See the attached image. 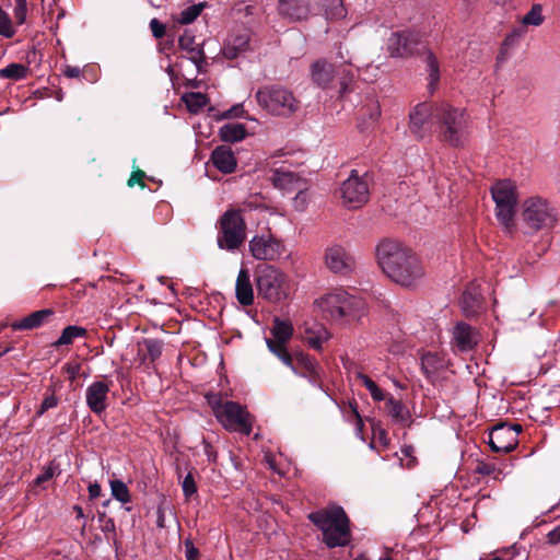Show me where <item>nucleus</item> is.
<instances>
[{
  "mask_svg": "<svg viewBox=\"0 0 560 560\" xmlns=\"http://www.w3.org/2000/svg\"><path fill=\"white\" fill-rule=\"evenodd\" d=\"M376 259L382 271L402 288H417L425 277L420 257L410 247L397 241L380 242L376 246Z\"/></svg>",
  "mask_w": 560,
  "mask_h": 560,
  "instance_id": "1",
  "label": "nucleus"
},
{
  "mask_svg": "<svg viewBox=\"0 0 560 560\" xmlns=\"http://www.w3.org/2000/svg\"><path fill=\"white\" fill-rule=\"evenodd\" d=\"M308 520L322 532L323 541L328 548L343 547L350 542L349 518L342 508L331 505L320 509L311 513Z\"/></svg>",
  "mask_w": 560,
  "mask_h": 560,
  "instance_id": "2",
  "label": "nucleus"
},
{
  "mask_svg": "<svg viewBox=\"0 0 560 560\" xmlns=\"http://www.w3.org/2000/svg\"><path fill=\"white\" fill-rule=\"evenodd\" d=\"M469 117L464 108L447 102L435 103V127L441 139L452 147H460L468 136Z\"/></svg>",
  "mask_w": 560,
  "mask_h": 560,
  "instance_id": "3",
  "label": "nucleus"
},
{
  "mask_svg": "<svg viewBox=\"0 0 560 560\" xmlns=\"http://www.w3.org/2000/svg\"><path fill=\"white\" fill-rule=\"evenodd\" d=\"M317 307L331 319L360 320L366 313L365 302L349 294L342 289H336L316 300Z\"/></svg>",
  "mask_w": 560,
  "mask_h": 560,
  "instance_id": "4",
  "label": "nucleus"
},
{
  "mask_svg": "<svg viewBox=\"0 0 560 560\" xmlns=\"http://www.w3.org/2000/svg\"><path fill=\"white\" fill-rule=\"evenodd\" d=\"M206 399L217 420L231 432L249 435L253 419L245 407L235 401L223 400L218 394H207Z\"/></svg>",
  "mask_w": 560,
  "mask_h": 560,
  "instance_id": "5",
  "label": "nucleus"
},
{
  "mask_svg": "<svg viewBox=\"0 0 560 560\" xmlns=\"http://www.w3.org/2000/svg\"><path fill=\"white\" fill-rule=\"evenodd\" d=\"M255 283L258 296L269 303H280L290 294L287 273L273 265H259L255 270Z\"/></svg>",
  "mask_w": 560,
  "mask_h": 560,
  "instance_id": "6",
  "label": "nucleus"
},
{
  "mask_svg": "<svg viewBox=\"0 0 560 560\" xmlns=\"http://www.w3.org/2000/svg\"><path fill=\"white\" fill-rule=\"evenodd\" d=\"M521 220L530 233L552 229L558 221V212L548 199L529 196L521 205Z\"/></svg>",
  "mask_w": 560,
  "mask_h": 560,
  "instance_id": "7",
  "label": "nucleus"
},
{
  "mask_svg": "<svg viewBox=\"0 0 560 560\" xmlns=\"http://www.w3.org/2000/svg\"><path fill=\"white\" fill-rule=\"evenodd\" d=\"M255 97L258 105L272 116L290 117L300 108L294 93L278 84L260 88Z\"/></svg>",
  "mask_w": 560,
  "mask_h": 560,
  "instance_id": "8",
  "label": "nucleus"
},
{
  "mask_svg": "<svg viewBox=\"0 0 560 560\" xmlns=\"http://www.w3.org/2000/svg\"><path fill=\"white\" fill-rule=\"evenodd\" d=\"M246 240V223L241 210L225 211L219 221L218 246L221 249L233 252Z\"/></svg>",
  "mask_w": 560,
  "mask_h": 560,
  "instance_id": "9",
  "label": "nucleus"
},
{
  "mask_svg": "<svg viewBox=\"0 0 560 560\" xmlns=\"http://www.w3.org/2000/svg\"><path fill=\"white\" fill-rule=\"evenodd\" d=\"M491 196L495 203L497 220L506 231H512L518 197L516 186L511 180H499L492 185Z\"/></svg>",
  "mask_w": 560,
  "mask_h": 560,
  "instance_id": "10",
  "label": "nucleus"
},
{
  "mask_svg": "<svg viewBox=\"0 0 560 560\" xmlns=\"http://www.w3.org/2000/svg\"><path fill=\"white\" fill-rule=\"evenodd\" d=\"M293 325L290 320L280 319L275 317L270 328V338H266V345L270 352L278 357L283 364L296 372L293 366V358L288 352L287 343L293 336Z\"/></svg>",
  "mask_w": 560,
  "mask_h": 560,
  "instance_id": "11",
  "label": "nucleus"
},
{
  "mask_svg": "<svg viewBox=\"0 0 560 560\" xmlns=\"http://www.w3.org/2000/svg\"><path fill=\"white\" fill-rule=\"evenodd\" d=\"M339 196L343 206L349 209H358L369 200L370 191L366 180L352 171L350 176L341 184Z\"/></svg>",
  "mask_w": 560,
  "mask_h": 560,
  "instance_id": "12",
  "label": "nucleus"
},
{
  "mask_svg": "<svg viewBox=\"0 0 560 560\" xmlns=\"http://www.w3.org/2000/svg\"><path fill=\"white\" fill-rule=\"evenodd\" d=\"M252 256L257 260L275 261L287 252L284 243L272 234L254 236L248 243Z\"/></svg>",
  "mask_w": 560,
  "mask_h": 560,
  "instance_id": "13",
  "label": "nucleus"
},
{
  "mask_svg": "<svg viewBox=\"0 0 560 560\" xmlns=\"http://www.w3.org/2000/svg\"><path fill=\"white\" fill-rule=\"evenodd\" d=\"M435 126V103L423 102L409 114V130L417 139H423Z\"/></svg>",
  "mask_w": 560,
  "mask_h": 560,
  "instance_id": "14",
  "label": "nucleus"
},
{
  "mask_svg": "<svg viewBox=\"0 0 560 560\" xmlns=\"http://www.w3.org/2000/svg\"><path fill=\"white\" fill-rule=\"evenodd\" d=\"M324 264L329 271L340 276H349L355 269L353 256L338 244L330 245L325 249Z\"/></svg>",
  "mask_w": 560,
  "mask_h": 560,
  "instance_id": "15",
  "label": "nucleus"
},
{
  "mask_svg": "<svg viewBox=\"0 0 560 560\" xmlns=\"http://www.w3.org/2000/svg\"><path fill=\"white\" fill-rule=\"evenodd\" d=\"M422 35L418 32L393 33L387 40L392 57H408L419 51Z\"/></svg>",
  "mask_w": 560,
  "mask_h": 560,
  "instance_id": "16",
  "label": "nucleus"
},
{
  "mask_svg": "<svg viewBox=\"0 0 560 560\" xmlns=\"http://www.w3.org/2000/svg\"><path fill=\"white\" fill-rule=\"evenodd\" d=\"M517 427L501 424L492 429L489 434V445L494 452L508 453L517 445Z\"/></svg>",
  "mask_w": 560,
  "mask_h": 560,
  "instance_id": "17",
  "label": "nucleus"
},
{
  "mask_svg": "<svg viewBox=\"0 0 560 560\" xmlns=\"http://www.w3.org/2000/svg\"><path fill=\"white\" fill-rule=\"evenodd\" d=\"M252 32L248 28L233 31L226 38L222 54L228 59H235L252 48Z\"/></svg>",
  "mask_w": 560,
  "mask_h": 560,
  "instance_id": "18",
  "label": "nucleus"
},
{
  "mask_svg": "<svg viewBox=\"0 0 560 560\" xmlns=\"http://www.w3.org/2000/svg\"><path fill=\"white\" fill-rule=\"evenodd\" d=\"M268 178L276 188L285 191H294L295 188L305 186L303 178L290 171L287 166L271 168Z\"/></svg>",
  "mask_w": 560,
  "mask_h": 560,
  "instance_id": "19",
  "label": "nucleus"
},
{
  "mask_svg": "<svg viewBox=\"0 0 560 560\" xmlns=\"http://www.w3.org/2000/svg\"><path fill=\"white\" fill-rule=\"evenodd\" d=\"M109 385L103 381L93 382L85 390V400L92 412L100 415L107 408Z\"/></svg>",
  "mask_w": 560,
  "mask_h": 560,
  "instance_id": "20",
  "label": "nucleus"
},
{
  "mask_svg": "<svg viewBox=\"0 0 560 560\" xmlns=\"http://www.w3.org/2000/svg\"><path fill=\"white\" fill-rule=\"evenodd\" d=\"M452 341L458 351H470L478 343V334L471 326L460 322L453 329Z\"/></svg>",
  "mask_w": 560,
  "mask_h": 560,
  "instance_id": "21",
  "label": "nucleus"
},
{
  "mask_svg": "<svg viewBox=\"0 0 560 560\" xmlns=\"http://www.w3.org/2000/svg\"><path fill=\"white\" fill-rule=\"evenodd\" d=\"M279 13L292 21L307 19L311 14V0H279Z\"/></svg>",
  "mask_w": 560,
  "mask_h": 560,
  "instance_id": "22",
  "label": "nucleus"
},
{
  "mask_svg": "<svg viewBox=\"0 0 560 560\" xmlns=\"http://www.w3.org/2000/svg\"><path fill=\"white\" fill-rule=\"evenodd\" d=\"M330 337V332L323 324L313 322L304 325L303 340L314 350H322Z\"/></svg>",
  "mask_w": 560,
  "mask_h": 560,
  "instance_id": "23",
  "label": "nucleus"
},
{
  "mask_svg": "<svg viewBox=\"0 0 560 560\" xmlns=\"http://www.w3.org/2000/svg\"><path fill=\"white\" fill-rule=\"evenodd\" d=\"M217 170L224 174H231L236 170L237 160L233 150L226 145L217 147L210 158Z\"/></svg>",
  "mask_w": 560,
  "mask_h": 560,
  "instance_id": "24",
  "label": "nucleus"
},
{
  "mask_svg": "<svg viewBox=\"0 0 560 560\" xmlns=\"http://www.w3.org/2000/svg\"><path fill=\"white\" fill-rule=\"evenodd\" d=\"M182 50L186 51L187 58L200 71L206 61L205 52L200 43H196L195 36L189 33H184L178 40Z\"/></svg>",
  "mask_w": 560,
  "mask_h": 560,
  "instance_id": "25",
  "label": "nucleus"
},
{
  "mask_svg": "<svg viewBox=\"0 0 560 560\" xmlns=\"http://www.w3.org/2000/svg\"><path fill=\"white\" fill-rule=\"evenodd\" d=\"M163 343L158 339L145 338L138 343L136 362L140 365L153 363L162 354Z\"/></svg>",
  "mask_w": 560,
  "mask_h": 560,
  "instance_id": "26",
  "label": "nucleus"
},
{
  "mask_svg": "<svg viewBox=\"0 0 560 560\" xmlns=\"http://www.w3.org/2000/svg\"><path fill=\"white\" fill-rule=\"evenodd\" d=\"M235 295L238 303L243 306H249L254 303V289L249 271L247 269L242 268L238 271L235 284Z\"/></svg>",
  "mask_w": 560,
  "mask_h": 560,
  "instance_id": "27",
  "label": "nucleus"
},
{
  "mask_svg": "<svg viewBox=\"0 0 560 560\" xmlns=\"http://www.w3.org/2000/svg\"><path fill=\"white\" fill-rule=\"evenodd\" d=\"M311 77L315 84L325 89L335 77V66L324 59L317 60L311 67Z\"/></svg>",
  "mask_w": 560,
  "mask_h": 560,
  "instance_id": "28",
  "label": "nucleus"
},
{
  "mask_svg": "<svg viewBox=\"0 0 560 560\" xmlns=\"http://www.w3.org/2000/svg\"><path fill=\"white\" fill-rule=\"evenodd\" d=\"M293 366L295 368L298 375L310 377L311 382L316 383L319 377V370L317 363L308 355L299 353L293 360Z\"/></svg>",
  "mask_w": 560,
  "mask_h": 560,
  "instance_id": "29",
  "label": "nucleus"
},
{
  "mask_svg": "<svg viewBox=\"0 0 560 560\" xmlns=\"http://www.w3.org/2000/svg\"><path fill=\"white\" fill-rule=\"evenodd\" d=\"M462 308L467 316L475 315L481 308V293L479 287L471 284L463 293Z\"/></svg>",
  "mask_w": 560,
  "mask_h": 560,
  "instance_id": "30",
  "label": "nucleus"
},
{
  "mask_svg": "<svg viewBox=\"0 0 560 560\" xmlns=\"http://www.w3.org/2000/svg\"><path fill=\"white\" fill-rule=\"evenodd\" d=\"M52 315L51 310L36 311L22 320L14 322L11 326L14 330L34 329L43 325Z\"/></svg>",
  "mask_w": 560,
  "mask_h": 560,
  "instance_id": "31",
  "label": "nucleus"
},
{
  "mask_svg": "<svg viewBox=\"0 0 560 560\" xmlns=\"http://www.w3.org/2000/svg\"><path fill=\"white\" fill-rule=\"evenodd\" d=\"M246 127L240 122H229L219 129V137L224 142H238L246 138Z\"/></svg>",
  "mask_w": 560,
  "mask_h": 560,
  "instance_id": "32",
  "label": "nucleus"
},
{
  "mask_svg": "<svg viewBox=\"0 0 560 560\" xmlns=\"http://www.w3.org/2000/svg\"><path fill=\"white\" fill-rule=\"evenodd\" d=\"M428 71V90L433 93L440 81V66L435 55L431 50H427L424 58Z\"/></svg>",
  "mask_w": 560,
  "mask_h": 560,
  "instance_id": "33",
  "label": "nucleus"
},
{
  "mask_svg": "<svg viewBox=\"0 0 560 560\" xmlns=\"http://www.w3.org/2000/svg\"><path fill=\"white\" fill-rule=\"evenodd\" d=\"M386 409L392 419L396 422H406L409 419V411L401 401L390 397L386 401Z\"/></svg>",
  "mask_w": 560,
  "mask_h": 560,
  "instance_id": "34",
  "label": "nucleus"
},
{
  "mask_svg": "<svg viewBox=\"0 0 560 560\" xmlns=\"http://www.w3.org/2000/svg\"><path fill=\"white\" fill-rule=\"evenodd\" d=\"M203 8L205 5L202 3L189 5L177 14H174L173 19L182 25L190 24L200 15Z\"/></svg>",
  "mask_w": 560,
  "mask_h": 560,
  "instance_id": "35",
  "label": "nucleus"
},
{
  "mask_svg": "<svg viewBox=\"0 0 560 560\" xmlns=\"http://www.w3.org/2000/svg\"><path fill=\"white\" fill-rule=\"evenodd\" d=\"M27 67L22 63H10L0 69V79L20 81L27 75Z\"/></svg>",
  "mask_w": 560,
  "mask_h": 560,
  "instance_id": "36",
  "label": "nucleus"
},
{
  "mask_svg": "<svg viewBox=\"0 0 560 560\" xmlns=\"http://www.w3.org/2000/svg\"><path fill=\"white\" fill-rule=\"evenodd\" d=\"M86 334V329L79 326H67L58 340L54 343L56 347L70 345L75 338L83 337Z\"/></svg>",
  "mask_w": 560,
  "mask_h": 560,
  "instance_id": "37",
  "label": "nucleus"
},
{
  "mask_svg": "<svg viewBox=\"0 0 560 560\" xmlns=\"http://www.w3.org/2000/svg\"><path fill=\"white\" fill-rule=\"evenodd\" d=\"M545 21L542 7L539 3L534 4L530 10L521 19V22L529 27H538Z\"/></svg>",
  "mask_w": 560,
  "mask_h": 560,
  "instance_id": "38",
  "label": "nucleus"
},
{
  "mask_svg": "<svg viewBox=\"0 0 560 560\" xmlns=\"http://www.w3.org/2000/svg\"><path fill=\"white\" fill-rule=\"evenodd\" d=\"M182 101L186 104L190 113H198L206 104L207 96L202 93H186L182 96Z\"/></svg>",
  "mask_w": 560,
  "mask_h": 560,
  "instance_id": "39",
  "label": "nucleus"
},
{
  "mask_svg": "<svg viewBox=\"0 0 560 560\" xmlns=\"http://www.w3.org/2000/svg\"><path fill=\"white\" fill-rule=\"evenodd\" d=\"M528 27L520 22L518 25L514 26L511 32L505 36L503 46L509 49L516 46L527 34Z\"/></svg>",
  "mask_w": 560,
  "mask_h": 560,
  "instance_id": "40",
  "label": "nucleus"
},
{
  "mask_svg": "<svg viewBox=\"0 0 560 560\" xmlns=\"http://www.w3.org/2000/svg\"><path fill=\"white\" fill-rule=\"evenodd\" d=\"M350 66H353V58L349 56L348 50L343 52L342 47L340 46L336 55V67L338 69H342V73L346 75V78L352 80V78L354 77V71L352 69L345 68Z\"/></svg>",
  "mask_w": 560,
  "mask_h": 560,
  "instance_id": "41",
  "label": "nucleus"
},
{
  "mask_svg": "<svg viewBox=\"0 0 560 560\" xmlns=\"http://www.w3.org/2000/svg\"><path fill=\"white\" fill-rule=\"evenodd\" d=\"M112 495L121 503L130 502V492L126 483L115 479L110 481Z\"/></svg>",
  "mask_w": 560,
  "mask_h": 560,
  "instance_id": "42",
  "label": "nucleus"
},
{
  "mask_svg": "<svg viewBox=\"0 0 560 560\" xmlns=\"http://www.w3.org/2000/svg\"><path fill=\"white\" fill-rule=\"evenodd\" d=\"M326 15L328 19H342L347 12L343 7L342 0H325Z\"/></svg>",
  "mask_w": 560,
  "mask_h": 560,
  "instance_id": "43",
  "label": "nucleus"
},
{
  "mask_svg": "<svg viewBox=\"0 0 560 560\" xmlns=\"http://www.w3.org/2000/svg\"><path fill=\"white\" fill-rule=\"evenodd\" d=\"M357 378L365 386V388L370 392L372 398L376 401H382L385 399L384 393L376 385V383L371 380L368 375L358 373Z\"/></svg>",
  "mask_w": 560,
  "mask_h": 560,
  "instance_id": "44",
  "label": "nucleus"
},
{
  "mask_svg": "<svg viewBox=\"0 0 560 560\" xmlns=\"http://www.w3.org/2000/svg\"><path fill=\"white\" fill-rule=\"evenodd\" d=\"M0 35L10 38L14 35V30L9 15L0 9Z\"/></svg>",
  "mask_w": 560,
  "mask_h": 560,
  "instance_id": "45",
  "label": "nucleus"
},
{
  "mask_svg": "<svg viewBox=\"0 0 560 560\" xmlns=\"http://www.w3.org/2000/svg\"><path fill=\"white\" fill-rule=\"evenodd\" d=\"M371 428H372V434L373 439L377 440L381 444L384 446L388 445V438L386 431L382 428L381 423L376 420H371Z\"/></svg>",
  "mask_w": 560,
  "mask_h": 560,
  "instance_id": "46",
  "label": "nucleus"
},
{
  "mask_svg": "<svg viewBox=\"0 0 560 560\" xmlns=\"http://www.w3.org/2000/svg\"><path fill=\"white\" fill-rule=\"evenodd\" d=\"M14 18L19 24H23L26 20L27 2L26 0H15Z\"/></svg>",
  "mask_w": 560,
  "mask_h": 560,
  "instance_id": "47",
  "label": "nucleus"
},
{
  "mask_svg": "<svg viewBox=\"0 0 560 560\" xmlns=\"http://www.w3.org/2000/svg\"><path fill=\"white\" fill-rule=\"evenodd\" d=\"M182 488L184 495L186 498H190L192 494L197 492V487L191 472H188L184 480L182 481Z\"/></svg>",
  "mask_w": 560,
  "mask_h": 560,
  "instance_id": "48",
  "label": "nucleus"
},
{
  "mask_svg": "<svg viewBox=\"0 0 560 560\" xmlns=\"http://www.w3.org/2000/svg\"><path fill=\"white\" fill-rule=\"evenodd\" d=\"M58 405V398L51 394L44 398L39 410L37 411L38 416H42L44 412H46L48 409H51Z\"/></svg>",
  "mask_w": 560,
  "mask_h": 560,
  "instance_id": "49",
  "label": "nucleus"
},
{
  "mask_svg": "<svg viewBox=\"0 0 560 560\" xmlns=\"http://www.w3.org/2000/svg\"><path fill=\"white\" fill-rule=\"evenodd\" d=\"M245 114L244 107L242 104H236L232 106L230 109L225 110L221 114V118L228 119V118H237L243 117Z\"/></svg>",
  "mask_w": 560,
  "mask_h": 560,
  "instance_id": "50",
  "label": "nucleus"
},
{
  "mask_svg": "<svg viewBox=\"0 0 560 560\" xmlns=\"http://www.w3.org/2000/svg\"><path fill=\"white\" fill-rule=\"evenodd\" d=\"M186 560H198L199 551L194 546L190 539H186L184 542Z\"/></svg>",
  "mask_w": 560,
  "mask_h": 560,
  "instance_id": "51",
  "label": "nucleus"
},
{
  "mask_svg": "<svg viewBox=\"0 0 560 560\" xmlns=\"http://www.w3.org/2000/svg\"><path fill=\"white\" fill-rule=\"evenodd\" d=\"M298 190L296 196L294 197V205L296 209H304L307 199H306V192H305V186L301 188H295Z\"/></svg>",
  "mask_w": 560,
  "mask_h": 560,
  "instance_id": "52",
  "label": "nucleus"
},
{
  "mask_svg": "<svg viewBox=\"0 0 560 560\" xmlns=\"http://www.w3.org/2000/svg\"><path fill=\"white\" fill-rule=\"evenodd\" d=\"M100 522L103 523L102 530L104 533H114L115 532V522L113 518L106 517L105 513L98 515Z\"/></svg>",
  "mask_w": 560,
  "mask_h": 560,
  "instance_id": "53",
  "label": "nucleus"
},
{
  "mask_svg": "<svg viewBox=\"0 0 560 560\" xmlns=\"http://www.w3.org/2000/svg\"><path fill=\"white\" fill-rule=\"evenodd\" d=\"M152 34L156 38H161L165 34V26L160 23L156 19H152L150 22Z\"/></svg>",
  "mask_w": 560,
  "mask_h": 560,
  "instance_id": "54",
  "label": "nucleus"
},
{
  "mask_svg": "<svg viewBox=\"0 0 560 560\" xmlns=\"http://www.w3.org/2000/svg\"><path fill=\"white\" fill-rule=\"evenodd\" d=\"M54 474H55V469H54V467H52V466H50V465H49V466H47V467L44 469V471H43L42 474H39V475L36 477V479H35V483H36V485H42V483H44V482L48 481L49 479H51V478H52Z\"/></svg>",
  "mask_w": 560,
  "mask_h": 560,
  "instance_id": "55",
  "label": "nucleus"
},
{
  "mask_svg": "<svg viewBox=\"0 0 560 560\" xmlns=\"http://www.w3.org/2000/svg\"><path fill=\"white\" fill-rule=\"evenodd\" d=\"M354 415H355V418H357V422H355V434L361 439L363 440V420L362 418L360 417L359 412L354 409L353 410Z\"/></svg>",
  "mask_w": 560,
  "mask_h": 560,
  "instance_id": "56",
  "label": "nucleus"
},
{
  "mask_svg": "<svg viewBox=\"0 0 560 560\" xmlns=\"http://www.w3.org/2000/svg\"><path fill=\"white\" fill-rule=\"evenodd\" d=\"M548 540L551 544L560 542V524L557 527H555L551 532H549Z\"/></svg>",
  "mask_w": 560,
  "mask_h": 560,
  "instance_id": "57",
  "label": "nucleus"
},
{
  "mask_svg": "<svg viewBox=\"0 0 560 560\" xmlns=\"http://www.w3.org/2000/svg\"><path fill=\"white\" fill-rule=\"evenodd\" d=\"M89 495L91 499H96L101 495V486L97 482L89 486Z\"/></svg>",
  "mask_w": 560,
  "mask_h": 560,
  "instance_id": "58",
  "label": "nucleus"
},
{
  "mask_svg": "<svg viewBox=\"0 0 560 560\" xmlns=\"http://www.w3.org/2000/svg\"><path fill=\"white\" fill-rule=\"evenodd\" d=\"M144 177V173L142 171H137L132 174L130 179L128 180L129 186H133L136 183H140Z\"/></svg>",
  "mask_w": 560,
  "mask_h": 560,
  "instance_id": "59",
  "label": "nucleus"
},
{
  "mask_svg": "<svg viewBox=\"0 0 560 560\" xmlns=\"http://www.w3.org/2000/svg\"><path fill=\"white\" fill-rule=\"evenodd\" d=\"M65 74L68 78H78L81 74V70L78 67H67L65 70Z\"/></svg>",
  "mask_w": 560,
  "mask_h": 560,
  "instance_id": "60",
  "label": "nucleus"
},
{
  "mask_svg": "<svg viewBox=\"0 0 560 560\" xmlns=\"http://www.w3.org/2000/svg\"><path fill=\"white\" fill-rule=\"evenodd\" d=\"M156 526L160 528L165 527V514L162 508L158 509Z\"/></svg>",
  "mask_w": 560,
  "mask_h": 560,
  "instance_id": "61",
  "label": "nucleus"
},
{
  "mask_svg": "<svg viewBox=\"0 0 560 560\" xmlns=\"http://www.w3.org/2000/svg\"><path fill=\"white\" fill-rule=\"evenodd\" d=\"M67 373L69 374V377L73 381L79 372V368L75 365H67Z\"/></svg>",
  "mask_w": 560,
  "mask_h": 560,
  "instance_id": "62",
  "label": "nucleus"
},
{
  "mask_svg": "<svg viewBox=\"0 0 560 560\" xmlns=\"http://www.w3.org/2000/svg\"><path fill=\"white\" fill-rule=\"evenodd\" d=\"M479 471L483 475H490L492 471V468L490 465H483L482 467L479 468Z\"/></svg>",
  "mask_w": 560,
  "mask_h": 560,
  "instance_id": "63",
  "label": "nucleus"
},
{
  "mask_svg": "<svg viewBox=\"0 0 560 560\" xmlns=\"http://www.w3.org/2000/svg\"><path fill=\"white\" fill-rule=\"evenodd\" d=\"M432 360H433V357L431 354L423 355V358H422V365H423V368H425L427 364H429L430 361H432Z\"/></svg>",
  "mask_w": 560,
  "mask_h": 560,
  "instance_id": "64",
  "label": "nucleus"
}]
</instances>
